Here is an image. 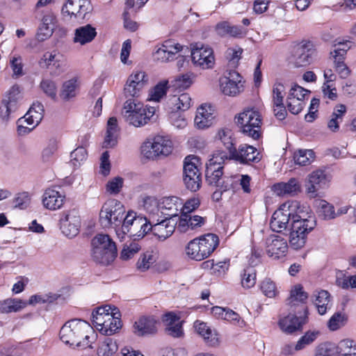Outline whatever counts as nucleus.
Returning a JSON list of instances; mask_svg holds the SVG:
<instances>
[{"label":"nucleus","mask_w":356,"mask_h":356,"mask_svg":"<svg viewBox=\"0 0 356 356\" xmlns=\"http://www.w3.org/2000/svg\"><path fill=\"white\" fill-rule=\"evenodd\" d=\"M96 337L90 325L77 318L67 321L60 330V339L64 343L83 349L92 348Z\"/></svg>","instance_id":"obj_1"},{"label":"nucleus","mask_w":356,"mask_h":356,"mask_svg":"<svg viewBox=\"0 0 356 356\" xmlns=\"http://www.w3.org/2000/svg\"><path fill=\"white\" fill-rule=\"evenodd\" d=\"M293 218L289 244L293 249L300 250L305 246L307 234L316 227V219L313 213L309 211V209L305 211L300 209Z\"/></svg>","instance_id":"obj_2"},{"label":"nucleus","mask_w":356,"mask_h":356,"mask_svg":"<svg viewBox=\"0 0 356 356\" xmlns=\"http://www.w3.org/2000/svg\"><path fill=\"white\" fill-rule=\"evenodd\" d=\"M120 313L110 305L97 307L92 313L94 326L102 334L112 335L121 327Z\"/></svg>","instance_id":"obj_3"},{"label":"nucleus","mask_w":356,"mask_h":356,"mask_svg":"<svg viewBox=\"0 0 356 356\" xmlns=\"http://www.w3.org/2000/svg\"><path fill=\"white\" fill-rule=\"evenodd\" d=\"M218 245L217 235L207 234L190 241L185 248V254L188 259L200 261L210 257Z\"/></svg>","instance_id":"obj_4"},{"label":"nucleus","mask_w":356,"mask_h":356,"mask_svg":"<svg viewBox=\"0 0 356 356\" xmlns=\"http://www.w3.org/2000/svg\"><path fill=\"white\" fill-rule=\"evenodd\" d=\"M156 112L153 106H145L135 99H127L124 104L122 115L126 122L136 127H140L150 120Z\"/></svg>","instance_id":"obj_5"},{"label":"nucleus","mask_w":356,"mask_h":356,"mask_svg":"<svg viewBox=\"0 0 356 356\" xmlns=\"http://www.w3.org/2000/svg\"><path fill=\"white\" fill-rule=\"evenodd\" d=\"M92 257L97 263L108 265L117 257L115 243L108 234L96 235L92 240Z\"/></svg>","instance_id":"obj_6"},{"label":"nucleus","mask_w":356,"mask_h":356,"mask_svg":"<svg viewBox=\"0 0 356 356\" xmlns=\"http://www.w3.org/2000/svg\"><path fill=\"white\" fill-rule=\"evenodd\" d=\"M309 209L306 207L300 206L298 202H286L274 212L272 216L270 226L273 232H282L285 230L290 222H293V217L296 213L301 211H305Z\"/></svg>","instance_id":"obj_7"},{"label":"nucleus","mask_w":356,"mask_h":356,"mask_svg":"<svg viewBox=\"0 0 356 356\" xmlns=\"http://www.w3.org/2000/svg\"><path fill=\"white\" fill-rule=\"evenodd\" d=\"M125 209L123 204L114 199L107 200L99 211V222L104 228L116 229L122 223Z\"/></svg>","instance_id":"obj_8"},{"label":"nucleus","mask_w":356,"mask_h":356,"mask_svg":"<svg viewBox=\"0 0 356 356\" xmlns=\"http://www.w3.org/2000/svg\"><path fill=\"white\" fill-rule=\"evenodd\" d=\"M172 151L171 140L163 136H156L145 141L141 146V154L147 159L154 160L160 156H168Z\"/></svg>","instance_id":"obj_9"},{"label":"nucleus","mask_w":356,"mask_h":356,"mask_svg":"<svg viewBox=\"0 0 356 356\" xmlns=\"http://www.w3.org/2000/svg\"><path fill=\"white\" fill-rule=\"evenodd\" d=\"M236 123L246 136L258 139L260 136L261 116L257 111L247 109L236 117Z\"/></svg>","instance_id":"obj_10"},{"label":"nucleus","mask_w":356,"mask_h":356,"mask_svg":"<svg viewBox=\"0 0 356 356\" xmlns=\"http://www.w3.org/2000/svg\"><path fill=\"white\" fill-rule=\"evenodd\" d=\"M191 56L193 64L200 69H212L215 65L213 50L209 45L199 42L191 44Z\"/></svg>","instance_id":"obj_11"},{"label":"nucleus","mask_w":356,"mask_h":356,"mask_svg":"<svg viewBox=\"0 0 356 356\" xmlns=\"http://www.w3.org/2000/svg\"><path fill=\"white\" fill-rule=\"evenodd\" d=\"M219 88L223 95L235 97L244 89L243 78L235 70L226 71L219 79Z\"/></svg>","instance_id":"obj_12"},{"label":"nucleus","mask_w":356,"mask_h":356,"mask_svg":"<svg viewBox=\"0 0 356 356\" xmlns=\"http://www.w3.org/2000/svg\"><path fill=\"white\" fill-rule=\"evenodd\" d=\"M81 227V218L77 209L65 211L60 219V228L62 233L69 238L76 236Z\"/></svg>","instance_id":"obj_13"},{"label":"nucleus","mask_w":356,"mask_h":356,"mask_svg":"<svg viewBox=\"0 0 356 356\" xmlns=\"http://www.w3.org/2000/svg\"><path fill=\"white\" fill-rule=\"evenodd\" d=\"M20 99V90L17 85H14L3 96L0 104V118L5 122L10 119V115L17 108Z\"/></svg>","instance_id":"obj_14"},{"label":"nucleus","mask_w":356,"mask_h":356,"mask_svg":"<svg viewBox=\"0 0 356 356\" xmlns=\"http://www.w3.org/2000/svg\"><path fill=\"white\" fill-rule=\"evenodd\" d=\"M148 83V76L140 70H134L128 77L124 87L127 97H138Z\"/></svg>","instance_id":"obj_15"},{"label":"nucleus","mask_w":356,"mask_h":356,"mask_svg":"<svg viewBox=\"0 0 356 356\" xmlns=\"http://www.w3.org/2000/svg\"><path fill=\"white\" fill-rule=\"evenodd\" d=\"M92 10L90 0H67L62 8L65 16L70 18L74 17L77 19H83Z\"/></svg>","instance_id":"obj_16"},{"label":"nucleus","mask_w":356,"mask_h":356,"mask_svg":"<svg viewBox=\"0 0 356 356\" xmlns=\"http://www.w3.org/2000/svg\"><path fill=\"white\" fill-rule=\"evenodd\" d=\"M286 240L279 235H270L266 241V251L267 254L273 259L284 257L288 252Z\"/></svg>","instance_id":"obj_17"},{"label":"nucleus","mask_w":356,"mask_h":356,"mask_svg":"<svg viewBox=\"0 0 356 356\" xmlns=\"http://www.w3.org/2000/svg\"><path fill=\"white\" fill-rule=\"evenodd\" d=\"M39 65L42 67L51 70V74L56 76L65 70L63 56L56 49L44 53L39 60Z\"/></svg>","instance_id":"obj_18"},{"label":"nucleus","mask_w":356,"mask_h":356,"mask_svg":"<svg viewBox=\"0 0 356 356\" xmlns=\"http://www.w3.org/2000/svg\"><path fill=\"white\" fill-rule=\"evenodd\" d=\"M296 65L305 67L312 63L317 57V50L314 44L309 40H303L296 48Z\"/></svg>","instance_id":"obj_19"},{"label":"nucleus","mask_w":356,"mask_h":356,"mask_svg":"<svg viewBox=\"0 0 356 356\" xmlns=\"http://www.w3.org/2000/svg\"><path fill=\"white\" fill-rule=\"evenodd\" d=\"M216 109L209 104H203L196 111L194 122L197 128L204 129L211 127L215 123Z\"/></svg>","instance_id":"obj_20"},{"label":"nucleus","mask_w":356,"mask_h":356,"mask_svg":"<svg viewBox=\"0 0 356 356\" xmlns=\"http://www.w3.org/2000/svg\"><path fill=\"white\" fill-rule=\"evenodd\" d=\"M229 159L236 160L241 163L250 162H259L261 160L259 153L257 148L246 144L241 145L238 149L232 150Z\"/></svg>","instance_id":"obj_21"},{"label":"nucleus","mask_w":356,"mask_h":356,"mask_svg":"<svg viewBox=\"0 0 356 356\" xmlns=\"http://www.w3.org/2000/svg\"><path fill=\"white\" fill-rule=\"evenodd\" d=\"M182 200L176 197H164L160 199V214L161 218L171 220L181 213Z\"/></svg>","instance_id":"obj_22"},{"label":"nucleus","mask_w":356,"mask_h":356,"mask_svg":"<svg viewBox=\"0 0 356 356\" xmlns=\"http://www.w3.org/2000/svg\"><path fill=\"white\" fill-rule=\"evenodd\" d=\"M138 204L146 211L148 218L153 222L160 220V200L154 196L142 195L138 199Z\"/></svg>","instance_id":"obj_23"},{"label":"nucleus","mask_w":356,"mask_h":356,"mask_svg":"<svg viewBox=\"0 0 356 356\" xmlns=\"http://www.w3.org/2000/svg\"><path fill=\"white\" fill-rule=\"evenodd\" d=\"M65 195L58 191L49 188L42 196L43 207L50 211H56L62 208L65 203Z\"/></svg>","instance_id":"obj_24"},{"label":"nucleus","mask_w":356,"mask_h":356,"mask_svg":"<svg viewBox=\"0 0 356 356\" xmlns=\"http://www.w3.org/2000/svg\"><path fill=\"white\" fill-rule=\"evenodd\" d=\"M305 323V318L298 317L295 314H289L280 318L278 326L283 332L291 334L300 330Z\"/></svg>","instance_id":"obj_25"},{"label":"nucleus","mask_w":356,"mask_h":356,"mask_svg":"<svg viewBox=\"0 0 356 356\" xmlns=\"http://www.w3.org/2000/svg\"><path fill=\"white\" fill-rule=\"evenodd\" d=\"M56 24V16L51 13L45 14L42 18L41 22L38 26L36 39L42 42L50 38Z\"/></svg>","instance_id":"obj_26"},{"label":"nucleus","mask_w":356,"mask_h":356,"mask_svg":"<svg viewBox=\"0 0 356 356\" xmlns=\"http://www.w3.org/2000/svg\"><path fill=\"white\" fill-rule=\"evenodd\" d=\"M97 34L95 27L91 24H86L74 30L72 41L74 44L84 46L92 42L96 38Z\"/></svg>","instance_id":"obj_27"},{"label":"nucleus","mask_w":356,"mask_h":356,"mask_svg":"<svg viewBox=\"0 0 356 356\" xmlns=\"http://www.w3.org/2000/svg\"><path fill=\"white\" fill-rule=\"evenodd\" d=\"M176 222L167 218H160L153 224V234L159 241H165L170 237L175 229Z\"/></svg>","instance_id":"obj_28"},{"label":"nucleus","mask_w":356,"mask_h":356,"mask_svg":"<svg viewBox=\"0 0 356 356\" xmlns=\"http://www.w3.org/2000/svg\"><path fill=\"white\" fill-rule=\"evenodd\" d=\"M120 135V127L115 117L110 118L106 124V135L104 140V147L110 148L115 147L118 143Z\"/></svg>","instance_id":"obj_29"},{"label":"nucleus","mask_w":356,"mask_h":356,"mask_svg":"<svg viewBox=\"0 0 356 356\" xmlns=\"http://www.w3.org/2000/svg\"><path fill=\"white\" fill-rule=\"evenodd\" d=\"M325 184V175L321 170H316L312 172L307 178L305 184L306 192L311 197H315L317 191L323 184Z\"/></svg>","instance_id":"obj_30"},{"label":"nucleus","mask_w":356,"mask_h":356,"mask_svg":"<svg viewBox=\"0 0 356 356\" xmlns=\"http://www.w3.org/2000/svg\"><path fill=\"white\" fill-rule=\"evenodd\" d=\"M273 191L277 195H295L301 191V184L296 178H291L286 182H280L273 185Z\"/></svg>","instance_id":"obj_31"},{"label":"nucleus","mask_w":356,"mask_h":356,"mask_svg":"<svg viewBox=\"0 0 356 356\" xmlns=\"http://www.w3.org/2000/svg\"><path fill=\"white\" fill-rule=\"evenodd\" d=\"M80 84V80L76 76L64 81L60 90V97L65 102L74 99L79 94Z\"/></svg>","instance_id":"obj_32"},{"label":"nucleus","mask_w":356,"mask_h":356,"mask_svg":"<svg viewBox=\"0 0 356 356\" xmlns=\"http://www.w3.org/2000/svg\"><path fill=\"white\" fill-rule=\"evenodd\" d=\"M157 321L153 317H142L134 324V332L138 336H145L156 332Z\"/></svg>","instance_id":"obj_33"},{"label":"nucleus","mask_w":356,"mask_h":356,"mask_svg":"<svg viewBox=\"0 0 356 356\" xmlns=\"http://www.w3.org/2000/svg\"><path fill=\"white\" fill-rule=\"evenodd\" d=\"M346 112V106L343 104H338L334 106L327 123V129L330 131L336 133L339 131L340 124L343 122Z\"/></svg>","instance_id":"obj_34"},{"label":"nucleus","mask_w":356,"mask_h":356,"mask_svg":"<svg viewBox=\"0 0 356 356\" xmlns=\"http://www.w3.org/2000/svg\"><path fill=\"white\" fill-rule=\"evenodd\" d=\"M27 306V302L19 298H10L0 301V313H16Z\"/></svg>","instance_id":"obj_35"},{"label":"nucleus","mask_w":356,"mask_h":356,"mask_svg":"<svg viewBox=\"0 0 356 356\" xmlns=\"http://www.w3.org/2000/svg\"><path fill=\"white\" fill-rule=\"evenodd\" d=\"M314 304L321 315L325 314L331 307V297L327 291L319 290L314 293Z\"/></svg>","instance_id":"obj_36"},{"label":"nucleus","mask_w":356,"mask_h":356,"mask_svg":"<svg viewBox=\"0 0 356 356\" xmlns=\"http://www.w3.org/2000/svg\"><path fill=\"white\" fill-rule=\"evenodd\" d=\"M228 159V156L226 152L223 151H216L213 152L211 158L208 160L206 163V170H222L223 169V163L226 159Z\"/></svg>","instance_id":"obj_37"},{"label":"nucleus","mask_w":356,"mask_h":356,"mask_svg":"<svg viewBox=\"0 0 356 356\" xmlns=\"http://www.w3.org/2000/svg\"><path fill=\"white\" fill-rule=\"evenodd\" d=\"M334 347L339 356H356V346L352 339L341 340L338 344L334 343Z\"/></svg>","instance_id":"obj_38"},{"label":"nucleus","mask_w":356,"mask_h":356,"mask_svg":"<svg viewBox=\"0 0 356 356\" xmlns=\"http://www.w3.org/2000/svg\"><path fill=\"white\" fill-rule=\"evenodd\" d=\"M118 346L115 339L106 337L99 345L97 354L99 356H112L117 352Z\"/></svg>","instance_id":"obj_39"},{"label":"nucleus","mask_w":356,"mask_h":356,"mask_svg":"<svg viewBox=\"0 0 356 356\" xmlns=\"http://www.w3.org/2000/svg\"><path fill=\"white\" fill-rule=\"evenodd\" d=\"M143 222V218L138 216L135 211L131 210L129 211L126 215L125 213L123 215L121 225L123 226V229L125 232H130L131 227L138 229Z\"/></svg>","instance_id":"obj_40"},{"label":"nucleus","mask_w":356,"mask_h":356,"mask_svg":"<svg viewBox=\"0 0 356 356\" xmlns=\"http://www.w3.org/2000/svg\"><path fill=\"white\" fill-rule=\"evenodd\" d=\"M195 78L196 74L193 72L179 74L174 80V86L180 90H186L194 83Z\"/></svg>","instance_id":"obj_41"},{"label":"nucleus","mask_w":356,"mask_h":356,"mask_svg":"<svg viewBox=\"0 0 356 356\" xmlns=\"http://www.w3.org/2000/svg\"><path fill=\"white\" fill-rule=\"evenodd\" d=\"M168 83V81L165 80L158 83L149 91L147 99L151 102H159L167 93Z\"/></svg>","instance_id":"obj_42"},{"label":"nucleus","mask_w":356,"mask_h":356,"mask_svg":"<svg viewBox=\"0 0 356 356\" xmlns=\"http://www.w3.org/2000/svg\"><path fill=\"white\" fill-rule=\"evenodd\" d=\"M197 163L198 159L196 156H188L186 157L184 166V178L200 176L199 169L197 166Z\"/></svg>","instance_id":"obj_43"},{"label":"nucleus","mask_w":356,"mask_h":356,"mask_svg":"<svg viewBox=\"0 0 356 356\" xmlns=\"http://www.w3.org/2000/svg\"><path fill=\"white\" fill-rule=\"evenodd\" d=\"M40 88L48 97L53 100L57 99V84L53 79L43 78L40 81Z\"/></svg>","instance_id":"obj_44"},{"label":"nucleus","mask_w":356,"mask_h":356,"mask_svg":"<svg viewBox=\"0 0 356 356\" xmlns=\"http://www.w3.org/2000/svg\"><path fill=\"white\" fill-rule=\"evenodd\" d=\"M171 104H174L177 110L186 111L191 104L192 99L189 94L182 93L180 95L173 96L170 99Z\"/></svg>","instance_id":"obj_45"},{"label":"nucleus","mask_w":356,"mask_h":356,"mask_svg":"<svg viewBox=\"0 0 356 356\" xmlns=\"http://www.w3.org/2000/svg\"><path fill=\"white\" fill-rule=\"evenodd\" d=\"M349 49L350 45L348 42L335 44L333 50L330 51L334 63L344 62L346 52Z\"/></svg>","instance_id":"obj_46"},{"label":"nucleus","mask_w":356,"mask_h":356,"mask_svg":"<svg viewBox=\"0 0 356 356\" xmlns=\"http://www.w3.org/2000/svg\"><path fill=\"white\" fill-rule=\"evenodd\" d=\"M232 131L228 128H222L218 132L217 137L222 142L225 147L228 150L229 155L232 150H234V139L232 138Z\"/></svg>","instance_id":"obj_47"},{"label":"nucleus","mask_w":356,"mask_h":356,"mask_svg":"<svg viewBox=\"0 0 356 356\" xmlns=\"http://www.w3.org/2000/svg\"><path fill=\"white\" fill-rule=\"evenodd\" d=\"M313 159L314 152L312 149H299L293 155L295 163L300 165H308Z\"/></svg>","instance_id":"obj_48"},{"label":"nucleus","mask_w":356,"mask_h":356,"mask_svg":"<svg viewBox=\"0 0 356 356\" xmlns=\"http://www.w3.org/2000/svg\"><path fill=\"white\" fill-rule=\"evenodd\" d=\"M242 53L243 49L237 46L227 49L225 57L232 67L235 68L238 66Z\"/></svg>","instance_id":"obj_49"},{"label":"nucleus","mask_w":356,"mask_h":356,"mask_svg":"<svg viewBox=\"0 0 356 356\" xmlns=\"http://www.w3.org/2000/svg\"><path fill=\"white\" fill-rule=\"evenodd\" d=\"M256 284V270L252 266H248L243 270L241 279V284L243 288L250 289Z\"/></svg>","instance_id":"obj_50"},{"label":"nucleus","mask_w":356,"mask_h":356,"mask_svg":"<svg viewBox=\"0 0 356 356\" xmlns=\"http://www.w3.org/2000/svg\"><path fill=\"white\" fill-rule=\"evenodd\" d=\"M87 151L86 148L83 146H79L76 148L74 151L71 152L70 154V162L74 168H77L81 165V164L87 158Z\"/></svg>","instance_id":"obj_51"},{"label":"nucleus","mask_w":356,"mask_h":356,"mask_svg":"<svg viewBox=\"0 0 356 356\" xmlns=\"http://www.w3.org/2000/svg\"><path fill=\"white\" fill-rule=\"evenodd\" d=\"M260 289L262 293L270 298H275L278 294L275 283L269 278H266L261 282Z\"/></svg>","instance_id":"obj_52"},{"label":"nucleus","mask_w":356,"mask_h":356,"mask_svg":"<svg viewBox=\"0 0 356 356\" xmlns=\"http://www.w3.org/2000/svg\"><path fill=\"white\" fill-rule=\"evenodd\" d=\"M320 334L319 331L307 332L296 343V349L301 350L313 343Z\"/></svg>","instance_id":"obj_53"},{"label":"nucleus","mask_w":356,"mask_h":356,"mask_svg":"<svg viewBox=\"0 0 356 356\" xmlns=\"http://www.w3.org/2000/svg\"><path fill=\"white\" fill-rule=\"evenodd\" d=\"M307 298L308 295L303 291L302 286L300 284H297L291 291L289 303L295 305L296 302H303Z\"/></svg>","instance_id":"obj_54"},{"label":"nucleus","mask_w":356,"mask_h":356,"mask_svg":"<svg viewBox=\"0 0 356 356\" xmlns=\"http://www.w3.org/2000/svg\"><path fill=\"white\" fill-rule=\"evenodd\" d=\"M56 300L55 295L50 293H38L31 296L27 302V305L35 306L38 304L52 302Z\"/></svg>","instance_id":"obj_55"},{"label":"nucleus","mask_w":356,"mask_h":356,"mask_svg":"<svg viewBox=\"0 0 356 356\" xmlns=\"http://www.w3.org/2000/svg\"><path fill=\"white\" fill-rule=\"evenodd\" d=\"M347 318L344 314L337 312L330 318L327 326L332 331H336L345 325Z\"/></svg>","instance_id":"obj_56"},{"label":"nucleus","mask_w":356,"mask_h":356,"mask_svg":"<svg viewBox=\"0 0 356 356\" xmlns=\"http://www.w3.org/2000/svg\"><path fill=\"white\" fill-rule=\"evenodd\" d=\"M155 257L152 252H146L140 256L137 267L140 271H145L155 262Z\"/></svg>","instance_id":"obj_57"},{"label":"nucleus","mask_w":356,"mask_h":356,"mask_svg":"<svg viewBox=\"0 0 356 356\" xmlns=\"http://www.w3.org/2000/svg\"><path fill=\"white\" fill-rule=\"evenodd\" d=\"M231 181L232 183L233 181L235 182H239L240 186H241V188L243 191L245 193H250L251 192V188H250V181L251 177L248 175H234L233 177H231L230 178H227V181ZM232 185V184H231Z\"/></svg>","instance_id":"obj_58"},{"label":"nucleus","mask_w":356,"mask_h":356,"mask_svg":"<svg viewBox=\"0 0 356 356\" xmlns=\"http://www.w3.org/2000/svg\"><path fill=\"white\" fill-rule=\"evenodd\" d=\"M305 105V102L300 99L298 97H287V108L293 115L300 113Z\"/></svg>","instance_id":"obj_59"},{"label":"nucleus","mask_w":356,"mask_h":356,"mask_svg":"<svg viewBox=\"0 0 356 356\" xmlns=\"http://www.w3.org/2000/svg\"><path fill=\"white\" fill-rule=\"evenodd\" d=\"M223 172L222 170H213L211 168L205 170V177L207 182L216 187L220 186V181L222 177Z\"/></svg>","instance_id":"obj_60"},{"label":"nucleus","mask_w":356,"mask_h":356,"mask_svg":"<svg viewBox=\"0 0 356 356\" xmlns=\"http://www.w3.org/2000/svg\"><path fill=\"white\" fill-rule=\"evenodd\" d=\"M203 268H211L213 270L214 273H218L219 275L225 273L229 268V263L226 261H219L213 264V261H206L202 264Z\"/></svg>","instance_id":"obj_61"},{"label":"nucleus","mask_w":356,"mask_h":356,"mask_svg":"<svg viewBox=\"0 0 356 356\" xmlns=\"http://www.w3.org/2000/svg\"><path fill=\"white\" fill-rule=\"evenodd\" d=\"M31 202V195L28 192H22L16 195L13 199L15 207L20 209H26Z\"/></svg>","instance_id":"obj_62"},{"label":"nucleus","mask_w":356,"mask_h":356,"mask_svg":"<svg viewBox=\"0 0 356 356\" xmlns=\"http://www.w3.org/2000/svg\"><path fill=\"white\" fill-rule=\"evenodd\" d=\"M163 47H165V51H167L168 55L170 56L171 59L172 60L175 56L182 51L183 46L179 43L175 42L173 40H165L163 44Z\"/></svg>","instance_id":"obj_63"},{"label":"nucleus","mask_w":356,"mask_h":356,"mask_svg":"<svg viewBox=\"0 0 356 356\" xmlns=\"http://www.w3.org/2000/svg\"><path fill=\"white\" fill-rule=\"evenodd\" d=\"M315 356H339V355L337 353L334 343H324L319 347Z\"/></svg>","instance_id":"obj_64"}]
</instances>
